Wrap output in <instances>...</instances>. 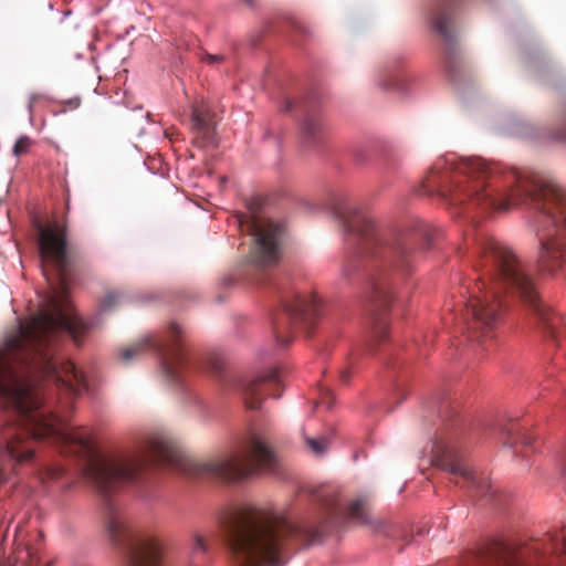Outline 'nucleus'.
<instances>
[{"instance_id": "c85d7f7f", "label": "nucleus", "mask_w": 566, "mask_h": 566, "mask_svg": "<svg viewBox=\"0 0 566 566\" xmlns=\"http://www.w3.org/2000/svg\"><path fill=\"white\" fill-rule=\"evenodd\" d=\"M527 65H528V67H530V69H532V70H535V69H536V62H535V61H533V59H530V60L527 61Z\"/></svg>"}, {"instance_id": "72a5a7b5", "label": "nucleus", "mask_w": 566, "mask_h": 566, "mask_svg": "<svg viewBox=\"0 0 566 566\" xmlns=\"http://www.w3.org/2000/svg\"><path fill=\"white\" fill-rule=\"evenodd\" d=\"M521 439H522L523 443H525V444L528 443L527 439L524 436H521Z\"/></svg>"}, {"instance_id": "423d86ee", "label": "nucleus", "mask_w": 566, "mask_h": 566, "mask_svg": "<svg viewBox=\"0 0 566 566\" xmlns=\"http://www.w3.org/2000/svg\"><path fill=\"white\" fill-rule=\"evenodd\" d=\"M186 340V328L180 323L171 321L155 334L146 335L133 347L124 349L120 353V360L129 365L139 353L150 350L157 358L163 380L175 391L179 402L185 408L199 407V396L189 388L182 376V369L189 364L185 350Z\"/></svg>"}, {"instance_id": "f3484780", "label": "nucleus", "mask_w": 566, "mask_h": 566, "mask_svg": "<svg viewBox=\"0 0 566 566\" xmlns=\"http://www.w3.org/2000/svg\"><path fill=\"white\" fill-rule=\"evenodd\" d=\"M502 133L510 136L522 138H539L541 133L537 127L531 123L517 117H511L509 123L501 128Z\"/></svg>"}, {"instance_id": "473e14b6", "label": "nucleus", "mask_w": 566, "mask_h": 566, "mask_svg": "<svg viewBox=\"0 0 566 566\" xmlns=\"http://www.w3.org/2000/svg\"><path fill=\"white\" fill-rule=\"evenodd\" d=\"M223 284L231 285L232 281L230 279L224 280Z\"/></svg>"}, {"instance_id": "6ab92c4d", "label": "nucleus", "mask_w": 566, "mask_h": 566, "mask_svg": "<svg viewBox=\"0 0 566 566\" xmlns=\"http://www.w3.org/2000/svg\"><path fill=\"white\" fill-rule=\"evenodd\" d=\"M306 443L316 455H324L328 449L331 440L327 437L307 438Z\"/></svg>"}, {"instance_id": "b1692460", "label": "nucleus", "mask_w": 566, "mask_h": 566, "mask_svg": "<svg viewBox=\"0 0 566 566\" xmlns=\"http://www.w3.org/2000/svg\"><path fill=\"white\" fill-rule=\"evenodd\" d=\"M499 432L502 436L511 438L512 436L515 434V429L513 427H509L506 424H501V426H499Z\"/></svg>"}, {"instance_id": "5701e85b", "label": "nucleus", "mask_w": 566, "mask_h": 566, "mask_svg": "<svg viewBox=\"0 0 566 566\" xmlns=\"http://www.w3.org/2000/svg\"><path fill=\"white\" fill-rule=\"evenodd\" d=\"M354 156L357 163L363 164L367 160V150L365 148H357L354 151Z\"/></svg>"}, {"instance_id": "dca6fc26", "label": "nucleus", "mask_w": 566, "mask_h": 566, "mask_svg": "<svg viewBox=\"0 0 566 566\" xmlns=\"http://www.w3.org/2000/svg\"><path fill=\"white\" fill-rule=\"evenodd\" d=\"M554 549L566 555V526L549 537ZM480 566H526L523 557L509 544L496 542L478 556Z\"/></svg>"}, {"instance_id": "2f4dec72", "label": "nucleus", "mask_w": 566, "mask_h": 566, "mask_svg": "<svg viewBox=\"0 0 566 566\" xmlns=\"http://www.w3.org/2000/svg\"><path fill=\"white\" fill-rule=\"evenodd\" d=\"M24 551H25V553H27V555H28V556H31V555H32V553H31V551H30V548H29V547H24Z\"/></svg>"}, {"instance_id": "1a4fd4ad", "label": "nucleus", "mask_w": 566, "mask_h": 566, "mask_svg": "<svg viewBox=\"0 0 566 566\" xmlns=\"http://www.w3.org/2000/svg\"><path fill=\"white\" fill-rule=\"evenodd\" d=\"M227 358L214 354L202 368L219 384L224 394L238 395L249 409H258L264 400L263 388L279 386L280 374L276 369L262 373L228 370Z\"/></svg>"}, {"instance_id": "7c9ffc66", "label": "nucleus", "mask_w": 566, "mask_h": 566, "mask_svg": "<svg viewBox=\"0 0 566 566\" xmlns=\"http://www.w3.org/2000/svg\"><path fill=\"white\" fill-rule=\"evenodd\" d=\"M503 446L507 448H513V444L506 441L503 442Z\"/></svg>"}, {"instance_id": "0eeeda50", "label": "nucleus", "mask_w": 566, "mask_h": 566, "mask_svg": "<svg viewBox=\"0 0 566 566\" xmlns=\"http://www.w3.org/2000/svg\"><path fill=\"white\" fill-rule=\"evenodd\" d=\"M424 421L432 423L427 429L428 443L423 450L430 463L461 478L469 491L488 495L490 485L485 478H479L465 464L453 438L449 436L448 422L453 417L451 406L438 395L423 406Z\"/></svg>"}, {"instance_id": "f03ea898", "label": "nucleus", "mask_w": 566, "mask_h": 566, "mask_svg": "<svg viewBox=\"0 0 566 566\" xmlns=\"http://www.w3.org/2000/svg\"><path fill=\"white\" fill-rule=\"evenodd\" d=\"M423 192L439 195L469 213L475 208L505 210L530 205L527 222L538 240V262L553 270L566 255V190L547 174L524 178L504 165L479 156L439 157L422 182Z\"/></svg>"}, {"instance_id": "f704fd0d", "label": "nucleus", "mask_w": 566, "mask_h": 566, "mask_svg": "<svg viewBox=\"0 0 566 566\" xmlns=\"http://www.w3.org/2000/svg\"><path fill=\"white\" fill-rule=\"evenodd\" d=\"M389 169H390V168H389V166H386V167L384 168V174H387V172L389 171Z\"/></svg>"}, {"instance_id": "cd10ccee", "label": "nucleus", "mask_w": 566, "mask_h": 566, "mask_svg": "<svg viewBox=\"0 0 566 566\" xmlns=\"http://www.w3.org/2000/svg\"><path fill=\"white\" fill-rule=\"evenodd\" d=\"M20 532H21V531H20V526H19V525H18V526H15V528H14V539H13V543H14V544H15V543H17V541H18V537H19Z\"/></svg>"}, {"instance_id": "e433bc0d", "label": "nucleus", "mask_w": 566, "mask_h": 566, "mask_svg": "<svg viewBox=\"0 0 566 566\" xmlns=\"http://www.w3.org/2000/svg\"><path fill=\"white\" fill-rule=\"evenodd\" d=\"M270 135H271V133H270V132H266V134L264 135V137L266 138V137H269Z\"/></svg>"}, {"instance_id": "a878e982", "label": "nucleus", "mask_w": 566, "mask_h": 566, "mask_svg": "<svg viewBox=\"0 0 566 566\" xmlns=\"http://www.w3.org/2000/svg\"><path fill=\"white\" fill-rule=\"evenodd\" d=\"M38 98V95L36 94H30L29 96V103H28V111L31 113L32 112V107H33V103L34 101Z\"/></svg>"}, {"instance_id": "412c9836", "label": "nucleus", "mask_w": 566, "mask_h": 566, "mask_svg": "<svg viewBox=\"0 0 566 566\" xmlns=\"http://www.w3.org/2000/svg\"><path fill=\"white\" fill-rule=\"evenodd\" d=\"M30 145V139L28 136H20L13 146V154L15 156H19L20 154L24 153Z\"/></svg>"}, {"instance_id": "bb28decb", "label": "nucleus", "mask_w": 566, "mask_h": 566, "mask_svg": "<svg viewBox=\"0 0 566 566\" xmlns=\"http://www.w3.org/2000/svg\"><path fill=\"white\" fill-rule=\"evenodd\" d=\"M327 409H331L333 407V400L332 398L324 399L322 402Z\"/></svg>"}, {"instance_id": "6e6552de", "label": "nucleus", "mask_w": 566, "mask_h": 566, "mask_svg": "<svg viewBox=\"0 0 566 566\" xmlns=\"http://www.w3.org/2000/svg\"><path fill=\"white\" fill-rule=\"evenodd\" d=\"M264 281L276 295L277 308L271 315L275 345L269 348H260L258 350L260 356L277 353L291 342L284 335V329L291 327L310 329L321 315V301L315 295H301L294 291L285 273L266 274Z\"/></svg>"}, {"instance_id": "c9c22d12", "label": "nucleus", "mask_w": 566, "mask_h": 566, "mask_svg": "<svg viewBox=\"0 0 566 566\" xmlns=\"http://www.w3.org/2000/svg\"><path fill=\"white\" fill-rule=\"evenodd\" d=\"M403 399H405V396H401V397L399 398V400H398L397 405L401 403Z\"/></svg>"}, {"instance_id": "ddd939ff", "label": "nucleus", "mask_w": 566, "mask_h": 566, "mask_svg": "<svg viewBox=\"0 0 566 566\" xmlns=\"http://www.w3.org/2000/svg\"><path fill=\"white\" fill-rule=\"evenodd\" d=\"M281 113L297 118L300 144L311 150L319 146L325 134V122L314 97L295 101L286 94L276 99Z\"/></svg>"}, {"instance_id": "c756f323", "label": "nucleus", "mask_w": 566, "mask_h": 566, "mask_svg": "<svg viewBox=\"0 0 566 566\" xmlns=\"http://www.w3.org/2000/svg\"><path fill=\"white\" fill-rule=\"evenodd\" d=\"M340 378H342L343 381H345L348 378L347 371H342Z\"/></svg>"}, {"instance_id": "7ed1b4c3", "label": "nucleus", "mask_w": 566, "mask_h": 566, "mask_svg": "<svg viewBox=\"0 0 566 566\" xmlns=\"http://www.w3.org/2000/svg\"><path fill=\"white\" fill-rule=\"evenodd\" d=\"M332 214L350 250L342 277L365 284L366 346L371 349L386 338L384 313L391 304L394 287L413 272L420 259L418 245L430 248L431 231L421 221L412 227L376 223L368 211L343 198L335 200Z\"/></svg>"}, {"instance_id": "39448f33", "label": "nucleus", "mask_w": 566, "mask_h": 566, "mask_svg": "<svg viewBox=\"0 0 566 566\" xmlns=\"http://www.w3.org/2000/svg\"><path fill=\"white\" fill-rule=\"evenodd\" d=\"M471 249L478 263L485 268L490 280L496 281L505 290V294L523 302L534 315L542 332L557 339L559 317L552 313L538 296L527 265L491 237H474Z\"/></svg>"}, {"instance_id": "2eb2a0df", "label": "nucleus", "mask_w": 566, "mask_h": 566, "mask_svg": "<svg viewBox=\"0 0 566 566\" xmlns=\"http://www.w3.org/2000/svg\"><path fill=\"white\" fill-rule=\"evenodd\" d=\"M409 73L407 59L403 53L396 52L377 65L371 75V82L379 91L409 94Z\"/></svg>"}, {"instance_id": "f8f14e48", "label": "nucleus", "mask_w": 566, "mask_h": 566, "mask_svg": "<svg viewBox=\"0 0 566 566\" xmlns=\"http://www.w3.org/2000/svg\"><path fill=\"white\" fill-rule=\"evenodd\" d=\"M470 258L476 269H483L484 275L480 276L483 281L482 285L485 290L488 285H491L489 291H485L482 296H474L469 300H464L462 303L465 306V316H463V323L467 328L473 334L471 337H478V333L482 332L486 335L491 332L499 322V307H500V294L505 290L496 283V281L490 280L485 268L481 266L476 258L470 252Z\"/></svg>"}, {"instance_id": "393cba45", "label": "nucleus", "mask_w": 566, "mask_h": 566, "mask_svg": "<svg viewBox=\"0 0 566 566\" xmlns=\"http://www.w3.org/2000/svg\"><path fill=\"white\" fill-rule=\"evenodd\" d=\"M242 4H244L247 8L251 10L258 9V1L256 0H239Z\"/></svg>"}, {"instance_id": "20e7f679", "label": "nucleus", "mask_w": 566, "mask_h": 566, "mask_svg": "<svg viewBox=\"0 0 566 566\" xmlns=\"http://www.w3.org/2000/svg\"><path fill=\"white\" fill-rule=\"evenodd\" d=\"M304 494L315 504L314 518L293 521L284 515L253 506L231 509L221 520L233 566H283L294 539L315 543L319 525L340 526L346 517L382 530L385 523L364 511V500L345 506L333 485H307Z\"/></svg>"}, {"instance_id": "9b49d317", "label": "nucleus", "mask_w": 566, "mask_h": 566, "mask_svg": "<svg viewBox=\"0 0 566 566\" xmlns=\"http://www.w3.org/2000/svg\"><path fill=\"white\" fill-rule=\"evenodd\" d=\"M470 258L476 269H483L484 275L480 276L483 281L482 285L485 290L488 285H491L489 291H485L482 296H474L469 300H464L462 303L465 306V316H463V323L467 328L473 334L471 337H478V333L482 332L486 335L491 332L499 322V307H500V294L505 290L496 283V281L490 280L485 268L481 266L476 258L470 252Z\"/></svg>"}, {"instance_id": "9d476101", "label": "nucleus", "mask_w": 566, "mask_h": 566, "mask_svg": "<svg viewBox=\"0 0 566 566\" xmlns=\"http://www.w3.org/2000/svg\"><path fill=\"white\" fill-rule=\"evenodd\" d=\"M455 8L457 0H428L423 15L431 31L443 41L442 65L449 80L458 84L462 78V53Z\"/></svg>"}, {"instance_id": "aec40b11", "label": "nucleus", "mask_w": 566, "mask_h": 566, "mask_svg": "<svg viewBox=\"0 0 566 566\" xmlns=\"http://www.w3.org/2000/svg\"><path fill=\"white\" fill-rule=\"evenodd\" d=\"M191 125L198 132L211 129V120L199 111H193L191 115Z\"/></svg>"}, {"instance_id": "a211bd4d", "label": "nucleus", "mask_w": 566, "mask_h": 566, "mask_svg": "<svg viewBox=\"0 0 566 566\" xmlns=\"http://www.w3.org/2000/svg\"><path fill=\"white\" fill-rule=\"evenodd\" d=\"M207 553V546L200 535H195L187 553L185 566H202L201 562Z\"/></svg>"}, {"instance_id": "f257e3e1", "label": "nucleus", "mask_w": 566, "mask_h": 566, "mask_svg": "<svg viewBox=\"0 0 566 566\" xmlns=\"http://www.w3.org/2000/svg\"><path fill=\"white\" fill-rule=\"evenodd\" d=\"M41 263L50 262L59 272L60 286L54 287L46 305L38 314L20 322L0 347V483L9 476L7 467L32 462L38 480L48 488L69 490L73 475L60 464L40 460L24 438L48 440L61 453L80 462L77 473L101 499L105 525H127L112 495L129 483H138L149 459L198 480L235 482L259 470L273 471L276 457L256 433L242 438L230 453L207 460L181 459L164 431L146 433L136 450L104 454L84 433L67 426L55 409L69 410L75 398L91 391L88 374L60 356L56 342L61 335L75 343L86 331L102 324L105 315L120 304V295L108 293L97 314L84 321L66 310L65 271L69 263L66 232L38 224Z\"/></svg>"}, {"instance_id": "4468645a", "label": "nucleus", "mask_w": 566, "mask_h": 566, "mask_svg": "<svg viewBox=\"0 0 566 566\" xmlns=\"http://www.w3.org/2000/svg\"><path fill=\"white\" fill-rule=\"evenodd\" d=\"M247 227L254 242L252 262L258 266L276 264L286 234L284 223L271 219L253 218Z\"/></svg>"}, {"instance_id": "4be33fe9", "label": "nucleus", "mask_w": 566, "mask_h": 566, "mask_svg": "<svg viewBox=\"0 0 566 566\" xmlns=\"http://www.w3.org/2000/svg\"><path fill=\"white\" fill-rule=\"evenodd\" d=\"M224 60V56L222 54H206L202 57V61L208 64H218L221 63Z\"/></svg>"}]
</instances>
